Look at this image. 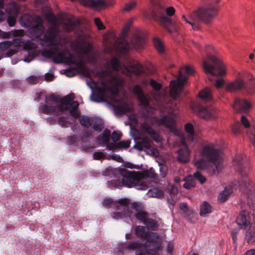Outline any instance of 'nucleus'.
Wrapping results in <instances>:
<instances>
[{"label":"nucleus","mask_w":255,"mask_h":255,"mask_svg":"<svg viewBox=\"0 0 255 255\" xmlns=\"http://www.w3.org/2000/svg\"><path fill=\"white\" fill-rule=\"evenodd\" d=\"M130 141L129 140H123L118 143V148H128L130 145Z\"/></svg>","instance_id":"obj_56"},{"label":"nucleus","mask_w":255,"mask_h":255,"mask_svg":"<svg viewBox=\"0 0 255 255\" xmlns=\"http://www.w3.org/2000/svg\"><path fill=\"white\" fill-rule=\"evenodd\" d=\"M74 94L71 93L59 99L54 95L45 97V103H41L39 107L40 113L53 115L58 117L62 113L69 111L74 118L79 117L80 113L77 110L79 103L74 101Z\"/></svg>","instance_id":"obj_2"},{"label":"nucleus","mask_w":255,"mask_h":255,"mask_svg":"<svg viewBox=\"0 0 255 255\" xmlns=\"http://www.w3.org/2000/svg\"><path fill=\"white\" fill-rule=\"evenodd\" d=\"M224 81L223 79H220L217 80L215 82V86L217 88H220L222 87L224 84Z\"/></svg>","instance_id":"obj_63"},{"label":"nucleus","mask_w":255,"mask_h":255,"mask_svg":"<svg viewBox=\"0 0 255 255\" xmlns=\"http://www.w3.org/2000/svg\"><path fill=\"white\" fill-rule=\"evenodd\" d=\"M220 0H207L206 5L193 11L188 17L183 15L182 19L191 24L194 30H198L201 22L208 23L217 15L219 8L218 3Z\"/></svg>","instance_id":"obj_6"},{"label":"nucleus","mask_w":255,"mask_h":255,"mask_svg":"<svg viewBox=\"0 0 255 255\" xmlns=\"http://www.w3.org/2000/svg\"><path fill=\"white\" fill-rule=\"evenodd\" d=\"M114 111H115V114L116 115H119V116H122V115H124L125 113V110H124V108L119 107L118 106L115 107L114 108Z\"/></svg>","instance_id":"obj_58"},{"label":"nucleus","mask_w":255,"mask_h":255,"mask_svg":"<svg viewBox=\"0 0 255 255\" xmlns=\"http://www.w3.org/2000/svg\"><path fill=\"white\" fill-rule=\"evenodd\" d=\"M148 213L142 210L141 211L137 212L136 213H133V212H132V216L131 217V218L133 217H135L137 219L142 222L143 224H144V222H145V220L148 218Z\"/></svg>","instance_id":"obj_37"},{"label":"nucleus","mask_w":255,"mask_h":255,"mask_svg":"<svg viewBox=\"0 0 255 255\" xmlns=\"http://www.w3.org/2000/svg\"><path fill=\"white\" fill-rule=\"evenodd\" d=\"M40 79V77L39 76H36L34 75H32L29 76L27 79V82L31 84H35L38 83Z\"/></svg>","instance_id":"obj_51"},{"label":"nucleus","mask_w":255,"mask_h":255,"mask_svg":"<svg viewBox=\"0 0 255 255\" xmlns=\"http://www.w3.org/2000/svg\"><path fill=\"white\" fill-rule=\"evenodd\" d=\"M80 22L79 19L67 20L64 24V29L66 31H72L78 29L80 26Z\"/></svg>","instance_id":"obj_27"},{"label":"nucleus","mask_w":255,"mask_h":255,"mask_svg":"<svg viewBox=\"0 0 255 255\" xmlns=\"http://www.w3.org/2000/svg\"><path fill=\"white\" fill-rule=\"evenodd\" d=\"M151 16L154 21L171 33L175 30V23L170 16L175 13V9L172 6L165 7L163 0H151Z\"/></svg>","instance_id":"obj_7"},{"label":"nucleus","mask_w":255,"mask_h":255,"mask_svg":"<svg viewBox=\"0 0 255 255\" xmlns=\"http://www.w3.org/2000/svg\"><path fill=\"white\" fill-rule=\"evenodd\" d=\"M233 107L238 112L247 113L251 109L252 105L245 99H237Z\"/></svg>","instance_id":"obj_19"},{"label":"nucleus","mask_w":255,"mask_h":255,"mask_svg":"<svg viewBox=\"0 0 255 255\" xmlns=\"http://www.w3.org/2000/svg\"><path fill=\"white\" fill-rule=\"evenodd\" d=\"M113 200L111 198H105L102 202L103 205L105 207H109L110 205L112 204Z\"/></svg>","instance_id":"obj_62"},{"label":"nucleus","mask_w":255,"mask_h":255,"mask_svg":"<svg viewBox=\"0 0 255 255\" xmlns=\"http://www.w3.org/2000/svg\"><path fill=\"white\" fill-rule=\"evenodd\" d=\"M212 212V207L207 202H204L200 206V215L201 216H206Z\"/></svg>","instance_id":"obj_31"},{"label":"nucleus","mask_w":255,"mask_h":255,"mask_svg":"<svg viewBox=\"0 0 255 255\" xmlns=\"http://www.w3.org/2000/svg\"><path fill=\"white\" fill-rule=\"evenodd\" d=\"M111 64L113 69L114 71H119L121 68V63L119 59L116 57H114L111 60Z\"/></svg>","instance_id":"obj_42"},{"label":"nucleus","mask_w":255,"mask_h":255,"mask_svg":"<svg viewBox=\"0 0 255 255\" xmlns=\"http://www.w3.org/2000/svg\"><path fill=\"white\" fill-rule=\"evenodd\" d=\"M122 137V133L120 131H114L112 133V139L114 142H116L119 141Z\"/></svg>","instance_id":"obj_48"},{"label":"nucleus","mask_w":255,"mask_h":255,"mask_svg":"<svg viewBox=\"0 0 255 255\" xmlns=\"http://www.w3.org/2000/svg\"><path fill=\"white\" fill-rule=\"evenodd\" d=\"M135 5V2L134 1L129 2L126 4L125 8L123 10L127 11L131 10Z\"/></svg>","instance_id":"obj_59"},{"label":"nucleus","mask_w":255,"mask_h":255,"mask_svg":"<svg viewBox=\"0 0 255 255\" xmlns=\"http://www.w3.org/2000/svg\"><path fill=\"white\" fill-rule=\"evenodd\" d=\"M37 48V45L30 40L25 41L23 44V49L26 50H33Z\"/></svg>","instance_id":"obj_41"},{"label":"nucleus","mask_w":255,"mask_h":255,"mask_svg":"<svg viewBox=\"0 0 255 255\" xmlns=\"http://www.w3.org/2000/svg\"><path fill=\"white\" fill-rule=\"evenodd\" d=\"M93 156L94 159L95 160H101L105 159L106 155L101 151H97L93 153Z\"/></svg>","instance_id":"obj_52"},{"label":"nucleus","mask_w":255,"mask_h":255,"mask_svg":"<svg viewBox=\"0 0 255 255\" xmlns=\"http://www.w3.org/2000/svg\"><path fill=\"white\" fill-rule=\"evenodd\" d=\"M200 97L205 101H209L212 99V95L210 88H206L199 94Z\"/></svg>","instance_id":"obj_30"},{"label":"nucleus","mask_w":255,"mask_h":255,"mask_svg":"<svg viewBox=\"0 0 255 255\" xmlns=\"http://www.w3.org/2000/svg\"><path fill=\"white\" fill-rule=\"evenodd\" d=\"M44 32V27L40 21L28 29L29 35L32 39L39 37Z\"/></svg>","instance_id":"obj_20"},{"label":"nucleus","mask_w":255,"mask_h":255,"mask_svg":"<svg viewBox=\"0 0 255 255\" xmlns=\"http://www.w3.org/2000/svg\"><path fill=\"white\" fill-rule=\"evenodd\" d=\"M81 140L80 136H77L75 135L68 136L67 137V143L70 145H77L78 142Z\"/></svg>","instance_id":"obj_40"},{"label":"nucleus","mask_w":255,"mask_h":255,"mask_svg":"<svg viewBox=\"0 0 255 255\" xmlns=\"http://www.w3.org/2000/svg\"><path fill=\"white\" fill-rule=\"evenodd\" d=\"M129 209H130V211H132L131 210L133 209L137 213L141 211L143 209V207L142 204L140 203L133 202L131 205Z\"/></svg>","instance_id":"obj_43"},{"label":"nucleus","mask_w":255,"mask_h":255,"mask_svg":"<svg viewBox=\"0 0 255 255\" xmlns=\"http://www.w3.org/2000/svg\"><path fill=\"white\" fill-rule=\"evenodd\" d=\"M207 58L213 64H210L206 60H204L203 62V67L205 72L207 74L211 75L208 77L209 80H213L211 76H222L225 74V66L220 59L214 55H209Z\"/></svg>","instance_id":"obj_12"},{"label":"nucleus","mask_w":255,"mask_h":255,"mask_svg":"<svg viewBox=\"0 0 255 255\" xmlns=\"http://www.w3.org/2000/svg\"><path fill=\"white\" fill-rule=\"evenodd\" d=\"M110 130L106 128L103 131L102 136L101 137L98 136L97 137V139L99 140L103 144L108 143L110 140Z\"/></svg>","instance_id":"obj_34"},{"label":"nucleus","mask_w":255,"mask_h":255,"mask_svg":"<svg viewBox=\"0 0 255 255\" xmlns=\"http://www.w3.org/2000/svg\"><path fill=\"white\" fill-rule=\"evenodd\" d=\"M92 128L96 131L100 132L104 128V124L102 121L99 119H92Z\"/></svg>","instance_id":"obj_32"},{"label":"nucleus","mask_w":255,"mask_h":255,"mask_svg":"<svg viewBox=\"0 0 255 255\" xmlns=\"http://www.w3.org/2000/svg\"><path fill=\"white\" fill-rule=\"evenodd\" d=\"M248 212L246 210L241 212L239 217L236 220L237 223L240 226V228H234L232 230L231 235H237L240 229H247L250 225V222L247 219Z\"/></svg>","instance_id":"obj_15"},{"label":"nucleus","mask_w":255,"mask_h":255,"mask_svg":"<svg viewBox=\"0 0 255 255\" xmlns=\"http://www.w3.org/2000/svg\"><path fill=\"white\" fill-rule=\"evenodd\" d=\"M94 23L97 27L98 30H104L106 28V27L103 24V22L99 17H96L94 19Z\"/></svg>","instance_id":"obj_49"},{"label":"nucleus","mask_w":255,"mask_h":255,"mask_svg":"<svg viewBox=\"0 0 255 255\" xmlns=\"http://www.w3.org/2000/svg\"><path fill=\"white\" fill-rule=\"evenodd\" d=\"M241 122L243 125L246 128H248L250 127V124L249 120L247 119V118L242 116L241 118Z\"/></svg>","instance_id":"obj_60"},{"label":"nucleus","mask_w":255,"mask_h":255,"mask_svg":"<svg viewBox=\"0 0 255 255\" xmlns=\"http://www.w3.org/2000/svg\"><path fill=\"white\" fill-rule=\"evenodd\" d=\"M185 129L188 134L190 140L193 141L194 140L195 131L193 126L191 123H187L185 125Z\"/></svg>","instance_id":"obj_38"},{"label":"nucleus","mask_w":255,"mask_h":255,"mask_svg":"<svg viewBox=\"0 0 255 255\" xmlns=\"http://www.w3.org/2000/svg\"><path fill=\"white\" fill-rule=\"evenodd\" d=\"M59 34V30L56 27H51L48 29L42 38L40 39L39 43L43 47H47L48 49L43 50L41 55L47 58H53L55 63H61L64 60H67L75 64L71 57H66V51L61 49L59 43L55 42L54 39Z\"/></svg>","instance_id":"obj_4"},{"label":"nucleus","mask_w":255,"mask_h":255,"mask_svg":"<svg viewBox=\"0 0 255 255\" xmlns=\"http://www.w3.org/2000/svg\"><path fill=\"white\" fill-rule=\"evenodd\" d=\"M182 70H185L188 75H192L194 73V70L192 67L186 65L179 71L177 80H173L170 81L169 94L172 100L169 102L163 104V107L165 108V111L173 116H176L177 114L176 111L179 109L178 98L179 97L184 85L187 80V76L182 72Z\"/></svg>","instance_id":"obj_5"},{"label":"nucleus","mask_w":255,"mask_h":255,"mask_svg":"<svg viewBox=\"0 0 255 255\" xmlns=\"http://www.w3.org/2000/svg\"><path fill=\"white\" fill-rule=\"evenodd\" d=\"M195 186V182L193 179H191L185 182L183 184V187L187 189H190L192 187Z\"/></svg>","instance_id":"obj_55"},{"label":"nucleus","mask_w":255,"mask_h":255,"mask_svg":"<svg viewBox=\"0 0 255 255\" xmlns=\"http://www.w3.org/2000/svg\"><path fill=\"white\" fill-rule=\"evenodd\" d=\"M5 11L9 14L7 17V22L10 26L15 25L16 17L19 12V9L15 2H10L6 5Z\"/></svg>","instance_id":"obj_16"},{"label":"nucleus","mask_w":255,"mask_h":255,"mask_svg":"<svg viewBox=\"0 0 255 255\" xmlns=\"http://www.w3.org/2000/svg\"><path fill=\"white\" fill-rule=\"evenodd\" d=\"M24 40H25L21 37L15 38L12 40V45L17 47L23 46Z\"/></svg>","instance_id":"obj_46"},{"label":"nucleus","mask_w":255,"mask_h":255,"mask_svg":"<svg viewBox=\"0 0 255 255\" xmlns=\"http://www.w3.org/2000/svg\"><path fill=\"white\" fill-rule=\"evenodd\" d=\"M133 92L136 95L138 101L140 103V105L142 106L147 112H149V110L151 109L149 100L143 93L141 87L137 85H135L133 87Z\"/></svg>","instance_id":"obj_17"},{"label":"nucleus","mask_w":255,"mask_h":255,"mask_svg":"<svg viewBox=\"0 0 255 255\" xmlns=\"http://www.w3.org/2000/svg\"><path fill=\"white\" fill-rule=\"evenodd\" d=\"M151 146V141L150 139L144 136L139 139L134 145V148L141 151L143 149H148Z\"/></svg>","instance_id":"obj_23"},{"label":"nucleus","mask_w":255,"mask_h":255,"mask_svg":"<svg viewBox=\"0 0 255 255\" xmlns=\"http://www.w3.org/2000/svg\"><path fill=\"white\" fill-rule=\"evenodd\" d=\"M53 75L52 74L47 73L45 74V80L46 81H51L53 79Z\"/></svg>","instance_id":"obj_64"},{"label":"nucleus","mask_w":255,"mask_h":255,"mask_svg":"<svg viewBox=\"0 0 255 255\" xmlns=\"http://www.w3.org/2000/svg\"><path fill=\"white\" fill-rule=\"evenodd\" d=\"M106 144V147L107 148L109 149V150H112L114 148H118V143H117L116 142H114V143H112V142H110V143H109V142H108V143H105Z\"/></svg>","instance_id":"obj_61"},{"label":"nucleus","mask_w":255,"mask_h":255,"mask_svg":"<svg viewBox=\"0 0 255 255\" xmlns=\"http://www.w3.org/2000/svg\"><path fill=\"white\" fill-rule=\"evenodd\" d=\"M245 79L247 82L245 83L243 80L239 79L229 83L227 86V90L233 92L243 90L248 94H254L255 92V80L254 76L250 74H247Z\"/></svg>","instance_id":"obj_13"},{"label":"nucleus","mask_w":255,"mask_h":255,"mask_svg":"<svg viewBox=\"0 0 255 255\" xmlns=\"http://www.w3.org/2000/svg\"><path fill=\"white\" fill-rule=\"evenodd\" d=\"M107 185L110 188H120L122 185L121 179L115 178L107 182Z\"/></svg>","instance_id":"obj_36"},{"label":"nucleus","mask_w":255,"mask_h":255,"mask_svg":"<svg viewBox=\"0 0 255 255\" xmlns=\"http://www.w3.org/2000/svg\"><path fill=\"white\" fill-rule=\"evenodd\" d=\"M141 128L143 131L148 134L155 142H158L160 141V136L159 134L148 124L144 123L141 126Z\"/></svg>","instance_id":"obj_21"},{"label":"nucleus","mask_w":255,"mask_h":255,"mask_svg":"<svg viewBox=\"0 0 255 255\" xmlns=\"http://www.w3.org/2000/svg\"><path fill=\"white\" fill-rule=\"evenodd\" d=\"M93 118L88 116H83L80 117L79 119V123L86 128H89L92 125Z\"/></svg>","instance_id":"obj_35"},{"label":"nucleus","mask_w":255,"mask_h":255,"mask_svg":"<svg viewBox=\"0 0 255 255\" xmlns=\"http://www.w3.org/2000/svg\"><path fill=\"white\" fill-rule=\"evenodd\" d=\"M96 76L99 77L101 80L102 87H107L106 83L109 84L108 90L114 95H117L119 93V88L122 87L124 80L122 77L118 74H113L110 71L102 70L97 71Z\"/></svg>","instance_id":"obj_9"},{"label":"nucleus","mask_w":255,"mask_h":255,"mask_svg":"<svg viewBox=\"0 0 255 255\" xmlns=\"http://www.w3.org/2000/svg\"><path fill=\"white\" fill-rule=\"evenodd\" d=\"M57 123L62 127L64 128L68 127V125L69 124V123L66 120V118L64 117H59L58 118Z\"/></svg>","instance_id":"obj_50"},{"label":"nucleus","mask_w":255,"mask_h":255,"mask_svg":"<svg viewBox=\"0 0 255 255\" xmlns=\"http://www.w3.org/2000/svg\"><path fill=\"white\" fill-rule=\"evenodd\" d=\"M129 202V200L127 198L121 199L117 201L116 202L119 204V205L117 206L118 212L112 214V217L116 219L128 217L131 219L132 211H130L128 207Z\"/></svg>","instance_id":"obj_14"},{"label":"nucleus","mask_w":255,"mask_h":255,"mask_svg":"<svg viewBox=\"0 0 255 255\" xmlns=\"http://www.w3.org/2000/svg\"><path fill=\"white\" fill-rule=\"evenodd\" d=\"M174 244L171 242H169L166 246L167 253L170 255H173V251L174 250Z\"/></svg>","instance_id":"obj_57"},{"label":"nucleus","mask_w":255,"mask_h":255,"mask_svg":"<svg viewBox=\"0 0 255 255\" xmlns=\"http://www.w3.org/2000/svg\"><path fill=\"white\" fill-rule=\"evenodd\" d=\"M12 45V41L5 40L0 42V49L2 51L7 50Z\"/></svg>","instance_id":"obj_44"},{"label":"nucleus","mask_w":255,"mask_h":255,"mask_svg":"<svg viewBox=\"0 0 255 255\" xmlns=\"http://www.w3.org/2000/svg\"><path fill=\"white\" fill-rule=\"evenodd\" d=\"M245 240L249 245H255V227H250L247 230Z\"/></svg>","instance_id":"obj_26"},{"label":"nucleus","mask_w":255,"mask_h":255,"mask_svg":"<svg viewBox=\"0 0 255 255\" xmlns=\"http://www.w3.org/2000/svg\"><path fill=\"white\" fill-rule=\"evenodd\" d=\"M146 227L151 231H156L158 229L159 225L157 222L151 218H148L144 224Z\"/></svg>","instance_id":"obj_33"},{"label":"nucleus","mask_w":255,"mask_h":255,"mask_svg":"<svg viewBox=\"0 0 255 255\" xmlns=\"http://www.w3.org/2000/svg\"><path fill=\"white\" fill-rule=\"evenodd\" d=\"M153 42L156 50L160 53H163L164 48L161 41L158 38H154Z\"/></svg>","instance_id":"obj_39"},{"label":"nucleus","mask_w":255,"mask_h":255,"mask_svg":"<svg viewBox=\"0 0 255 255\" xmlns=\"http://www.w3.org/2000/svg\"><path fill=\"white\" fill-rule=\"evenodd\" d=\"M184 146L183 148H180L178 151V160L180 162L186 163L189 160L190 151L187 146L183 142Z\"/></svg>","instance_id":"obj_24"},{"label":"nucleus","mask_w":255,"mask_h":255,"mask_svg":"<svg viewBox=\"0 0 255 255\" xmlns=\"http://www.w3.org/2000/svg\"><path fill=\"white\" fill-rule=\"evenodd\" d=\"M138 172L140 179L142 181H145V179L148 178L155 179L157 177V174L155 173L154 170L152 168H150L149 170Z\"/></svg>","instance_id":"obj_28"},{"label":"nucleus","mask_w":255,"mask_h":255,"mask_svg":"<svg viewBox=\"0 0 255 255\" xmlns=\"http://www.w3.org/2000/svg\"><path fill=\"white\" fill-rule=\"evenodd\" d=\"M149 84L153 89L156 91L160 90L162 87L161 84L157 83L152 79H150Z\"/></svg>","instance_id":"obj_47"},{"label":"nucleus","mask_w":255,"mask_h":255,"mask_svg":"<svg viewBox=\"0 0 255 255\" xmlns=\"http://www.w3.org/2000/svg\"><path fill=\"white\" fill-rule=\"evenodd\" d=\"M248 137L252 143L255 147V127H254L251 129L250 132L248 133Z\"/></svg>","instance_id":"obj_53"},{"label":"nucleus","mask_w":255,"mask_h":255,"mask_svg":"<svg viewBox=\"0 0 255 255\" xmlns=\"http://www.w3.org/2000/svg\"><path fill=\"white\" fill-rule=\"evenodd\" d=\"M246 158L242 155H237L234 158L233 166L236 171L240 173L242 180L241 181H234L231 185L225 188L218 196V199L220 202H224L228 199L233 192V188L235 189L239 188L243 192H247L248 190H252V185L247 176L248 167L246 163Z\"/></svg>","instance_id":"obj_3"},{"label":"nucleus","mask_w":255,"mask_h":255,"mask_svg":"<svg viewBox=\"0 0 255 255\" xmlns=\"http://www.w3.org/2000/svg\"><path fill=\"white\" fill-rule=\"evenodd\" d=\"M198 115L200 118L205 119H209L212 117V113L206 107H201L199 110Z\"/></svg>","instance_id":"obj_29"},{"label":"nucleus","mask_w":255,"mask_h":255,"mask_svg":"<svg viewBox=\"0 0 255 255\" xmlns=\"http://www.w3.org/2000/svg\"><path fill=\"white\" fill-rule=\"evenodd\" d=\"M160 125L164 126L170 130L172 131L175 128V121L169 116H165L159 120Z\"/></svg>","instance_id":"obj_25"},{"label":"nucleus","mask_w":255,"mask_h":255,"mask_svg":"<svg viewBox=\"0 0 255 255\" xmlns=\"http://www.w3.org/2000/svg\"><path fill=\"white\" fill-rule=\"evenodd\" d=\"M203 159H199L195 162L197 168L204 169L207 166V162L213 164L215 167L213 168L214 174H219L221 171L222 165L220 162L221 156L220 151L214 144H208L205 146L202 150Z\"/></svg>","instance_id":"obj_8"},{"label":"nucleus","mask_w":255,"mask_h":255,"mask_svg":"<svg viewBox=\"0 0 255 255\" xmlns=\"http://www.w3.org/2000/svg\"><path fill=\"white\" fill-rule=\"evenodd\" d=\"M242 125L241 123L239 122L235 123V124L232 127V132L235 134H237L240 133L242 129Z\"/></svg>","instance_id":"obj_45"},{"label":"nucleus","mask_w":255,"mask_h":255,"mask_svg":"<svg viewBox=\"0 0 255 255\" xmlns=\"http://www.w3.org/2000/svg\"><path fill=\"white\" fill-rule=\"evenodd\" d=\"M194 176L201 184L204 183L206 181V178L199 172H195Z\"/></svg>","instance_id":"obj_54"},{"label":"nucleus","mask_w":255,"mask_h":255,"mask_svg":"<svg viewBox=\"0 0 255 255\" xmlns=\"http://www.w3.org/2000/svg\"><path fill=\"white\" fill-rule=\"evenodd\" d=\"M142 71V66L137 61L130 60L127 66L124 65L123 72L128 76H131L132 74L138 75Z\"/></svg>","instance_id":"obj_18"},{"label":"nucleus","mask_w":255,"mask_h":255,"mask_svg":"<svg viewBox=\"0 0 255 255\" xmlns=\"http://www.w3.org/2000/svg\"><path fill=\"white\" fill-rule=\"evenodd\" d=\"M134 234L141 239H148L145 243L138 240L128 242L122 249L135 250V255H157V253L162 250V242L157 233L152 232L149 235L144 227L137 226L134 229Z\"/></svg>","instance_id":"obj_1"},{"label":"nucleus","mask_w":255,"mask_h":255,"mask_svg":"<svg viewBox=\"0 0 255 255\" xmlns=\"http://www.w3.org/2000/svg\"><path fill=\"white\" fill-rule=\"evenodd\" d=\"M120 174L122 176V184L126 187H135L137 190H146L148 187L147 183L141 180L138 172L129 171L126 169L122 168L120 169Z\"/></svg>","instance_id":"obj_10"},{"label":"nucleus","mask_w":255,"mask_h":255,"mask_svg":"<svg viewBox=\"0 0 255 255\" xmlns=\"http://www.w3.org/2000/svg\"><path fill=\"white\" fill-rule=\"evenodd\" d=\"M145 39L138 35H134L131 41L130 44L124 38H119L115 41V46L120 54H126L131 47L135 49H141L143 48Z\"/></svg>","instance_id":"obj_11"},{"label":"nucleus","mask_w":255,"mask_h":255,"mask_svg":"<svg viewBox=\"0 0 255 255\" xmlns=\"http://www.w3.org/2000/svg\"><path fill=\"white\" fill-rule=\"evenodd\" d=\"M39 22V21L34 19L33 16L28 14L22 15L20 19L21 25L25 27H31Z\"/></svg>","instance_id":"obj_22"}]
</instances>
